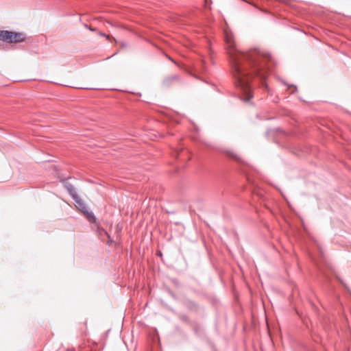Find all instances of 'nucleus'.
I'll return each mask as SVG.
<instances>
[{
    "instance_id": "1",
    "label": "nucleus",
    "mask_w": 351,
    "mask_h": 351,
    "mask_svg": "<svg viewBox=\"0 0 351 351\" xmlns=\"http://www.w3.org/2000/svg\"><path fill=\"white\" fill-rule=\"evenodd\" d=\"M224 37L226 49L229 56L231 72L234 78L235 84L242 91V99L245 101H249L252 97L250 79L254 76L261 79L265 77V73L261 72L263 68L260 63L261 56L256 50H251L247 53L239 51L237 48L232 33L225 31Z\"/></svg>"
},
{
    "instance_id": "2",
    "label": "nucleus",
    "mask_w": 351,
    "mask_h": 351,
    "mask_svg": "<svg viewBox=\"0 0 351 351\" xmlns=\"http://www.w3.org/2000/svg\"><path fill=\"white\" fill-rule=\"evenodd\" d=\"M25 36L22 33H16L8 30H0V40L8 43H16L23 41Z\"/></svg>"
},
{
    "instance_id": "3",
    "label": "nucleus",
    "mask_w": 351,
    "mask_h": 351,
    "mask_svg": "<svg viewBox=\"0 0 351 351\" xmlns=\"http://www.w3.org/2000/svg\"><path fill=\"white\" fill-rule=\"evenodd\" d=\"M73 200L75 201V206L79 209L83 213L87 215H90V213L88 212V210H87V207L86 206V204H84V202L80 199V197H79V195L77 197H75L73 199ZM90 215H92V213H90Z\"/></svg>"
},
{
    "instance_id": "4",
    "label": "nucleus",
    "mask_w": 351,
    "mask_h": 351,
    "mask_svg": "<svg viewBox=\"0 0 351 351\" xmlns=\"http://www.w3.org/2000/svg\"><path fill=\"white\" fill-rule=\"evenodd\" d=\"M64 187L72 197L73 199L77 197L78 196L77 192L75 191V187L69 182L64 183Z\"/></svg>"
},
{
    "instance_id": "5",
    "label": "nucleus",
    "mask_w": 351,
    "mask_h": 351,
    "mask_svg": "<svg viewBox=\"0 0 351 351\" xmlns=\"http://www.w3.org/2000/svg\"><path fill=\"white\" fill-rule=\"evenodd\" d=\"M179 80V76L177 75H171V76H169V77H167L165 80H164V82H163V84L167 86H169V85H171V84L173 82V81H178Z\"/></svg>"
},
{
    "instance_id": "6",
    "label": "nucleus",
    "mask_w": 351,
    "mask_h": 351,
    "mask_svg": "<svg viewBox=\"0 0 351 351\" xmlns=\"http://www.w3.org/2000/svg\"><path fill=\"white\" fill-rule=\"evenodd\" d=\"M98 232H99V237H101V239L104 241V237L108 238V240L107 241V243L109 244L110 242H111V240L110 239V236L108 234V233L104 229H99L98 230Z\"/></svg>"
},
{
    "instance_id": "7",
    "label": "nucleus",
    "mask_w": 351,
    "mask_h": 351,
    "mask_svg": "<svg viewBox=\"0 0 351 351\" xmlns=\"http://www.w3.org/2000/svg\"><path fill=\"white\" fill-rule=\"evenodd\" d=\"M228 154L233 159H234L237 161H239V162H242L241 158L237 154H235L232 152H228Z\"/></svg>"
},
{
    "instance_id": "8",
    "label": "nucleus",
    "mask_w": 351,
    "mask_h": 351,
    "mask_svg": "<svg viewBox=\"0 0 351 351\" xmlns=\"http://www.w3.org/2000/svg\"><path fill=\"white\" fill-rule=\"evenodd\" d=\"M101 36H105V37H108V36H106L105 34H101Z\"/></svg>"
},
{
    "instance_id": "9",
    "label": "nucleus",
    "mask_w": 351,
    "mask_h": 351,
    "mask_svg": "<svg viewBox=\"0 0 351 351\" xmlns=\"http://www.w3.org/2000/svg\"><path fill=\"white\" fill-rule=\"evenodd\" d=\"M89 29H90V30H91V31H95V28H89Z\"/></svg>"
}]
</instances>
